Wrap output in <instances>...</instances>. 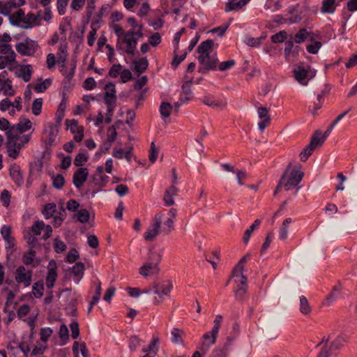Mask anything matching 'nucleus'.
<instances>
[{
    "instance_id": "f257e3e1",
    "label": "nucleus",
    "mask_w": 357,
    "mask_h": 357,
    "mask_svg": "<svg viewBox=\"0 0 357 357\" xmlns=\"http://www.w3.org/2000/svg\"><path fill=\"white\" fill-rule=\"evenodd\" d=\"M111 29H112L118 38L116 48L119 50L121 48L119 44V40H121L126 44V48L123 50L124 52L128 54H134L138 40L142 37L141 29L138 31L130 30L125 31L123 29L116 23H113L111 25Z\"/></svg>"
},
{
    "instance_id": "f03ea898",
    "label": "nucleus",
    "mask_w": 357,
    "mask_h": 357,
    "mask_svg": "<svg viewBox=\"0 0 357 357\" xmlns=\"http://www.w3.org/2000/svg\"><path fill=\"white\" fill-rule=\"evenodd\" d=\"M213 46V41L212 40L203 41L198 46L197 59L200 64L199 72L204 73L216 68L218 59L216 54H211Z\"/></svg>"
},
{
    "instance_id": "7ed1b4c3",
    "label": "nucleus",
    "mask_w": 357,
    "mask_h": 357,
    "mask_svg": "<svg viewBox=\"0 0 357 357\" xmlns=\"http://www.w3.org/2000/svg\"><path fill=\"white\" fill-rule=\"evenodd\" d=\"M9 22L13 26L24 29H31L40 24V12H38L37 15L33 13H29L27 15H25L22 9H19L10 16Z\"/></svg>"
},
{
    "instance_id": "20e7f679",
    "label": "nucleus",
    "mask_w": 357,
    "mask_h": 357,
    "mask_svg": "<svg viewBox=\"0 0 357 357\" xmlns=\"http://www.w3.org/2000/svg\"><path fill=\"white\" fill-rule=\"evenodd\" d=\"M303 176V173L301 171L300 166L298 165L292 168L290 163L282 174L275 192L276 193L281 188H284L287 191L294 189L301 182Z\"/></svg>"
},
{
    "instance_id": "39448f33",
    "label": "nucleus",
    "mask_w": 357,
    "mask_h": 357,
    "mask_svg": "<svg viewBox=\"0 0 357 357\" xmlns=\"http://www.w3.org/2000/svg\"><path fill=\"white\" fill-rule=\"evenodd\" d=\"M161 259L162 252L158 253L151 252L149 257V260L151 261L146 262L139 268V274L144 278L157 275L160 271L158 264L161 261Z\"/></svg>"
},
{
    "instance_id": "423d86ee",
    "label": "nucleus",
    "mask_w": 357,
    "mask_h": 357,
    "mask_svg": "<svg viewBox=\"0 0 357 357\" xmlns=\"http://www.w3.org/2000/svg\"><path fill=\"white\" fill-rule=\"evenodd\" d=\"M164 217L165 214L162 211H159L155 213L147 231L144 234V238L146 241H153L158 234L161 232V224Z\"/></svg>"
},
{
    "instance_id": "0eeeda50",
    "label": "nucleus",
    "mask_w": 357,
    "mask_h": 357,
    "mask_svg": "<svg viewBox=\"0 0 357 357\" xmlns=\"http://www.w3.org/2000/svg\"><path fill=\"white\" fill-rule=\"evenodd\" d=\"M16 50L23 56H34L36 52L40 49V46L36 40L26 38L22 41L15 45Z\"/></svg>"
},
{
    "instance_id": "6e6552de",
    "label": "nucleus",
    "mask_w": 357,
    "mask_h": 357,
    "mask_svg": "<svg viewBox=\"0 0 357 357\" xmlns=\"http://www.w3.org/2000/svg\"><path fill=\"white\" fill-rule=\"evenodd\" d=\"M294 73L296 79L303 85H307L308 81L316 75V70L312 69L310 66L303 65L295 67Z\"/></svg>"
},
{
    "instance_id": "1a4fd4ad",
    "label": "nucleus",
    "mask_w": 357,
    "mask_h": 357,
    "mask_svg": "<svg viewBox=\"0 0 357 357\" xmlns=\"http://www.w3.org/2000/svg\"><path fill=\"white\" fill-rule=\"evenodd\" d=\"M154 294L158 295L153 300L154 305H159L165 296H168L172 289V284L169 282L159 284L157 282L153 283Z\"/></svg>"
},
{
    "instance_id": "9d476101",
    "label": "nucleus",
    "mask_w": 357,
    "mask_h": 357,
    "mask_svg": "<svg viewBox=\"0 0 357 357\" xmlns=\"http://www.w3.org/2000/svg\"><path fill=\"white\" fill-rule=\"evenodd\" d=\"M45 227V222L42 220H36L34 222L30 229L27 239V243L31 247L35 248L38 245L37 236L40 234Z\"/></svg>"
},
{
    "instance_id": "9b49d317",
    "label": "nucleus",
    "mask_w": 357,
    "mask_h": 357,
    "mask_svg": "<svg viewBox=\"0 0 357 357\" xmlns=\"http://www.w3.org/2000/svg\"><path fill=\"white\" fill-rule=\"evenodd\" d=\"M65 125L68 130L73 134V139L77 142H80L84 138V128L79 126L78 121L75 119H66Z\"/></svg>"
},
{
    "instance_id": "f8f14e48",
    "label": "nucleus",
    "mask_w": 357,
    "mask_h": 357,
    "mask_svg": "<svg viewBox=\"0 0 357 357\" xmlns=\"http://www.w3.org/2000/svg\"><path fill=\"white\" fill-rule=\"evenodd\" d=\"M31 272L26 271L24 266H19L16 271L15 278L17 283H23L25 287H29L31 282Z\"/></svg>"
},
{
    "instance_id": "ddd939ff",
    "label": "nucleus",
    "mask_w": 357,
    "mask_h": 357,
    "mask_svg": "<svg viewBox=\"0 0 357 357\" xmlns=\"http://www.w3.org/2000/svg\"><path fill=\"white\" fill-rule=\"evenodd\" d=\"M89 171L87 168H78L74 173L73 182L77 188H80L87 179Z\"/></svg>"
},
{
    "instance_id": "4468645a",
    "label": "nucleus",
    "mask_w": 357,
    "mask_h": 357,
    "mask_svg": "<svg viewBox=\"0 0 357 357\" xmlns=\"http://www.w3.org/2000/svg\"><path fill=\"white\" fill-rule=\"evenodd\" d=\"M257 114L260 119V121L258 123V127L259 130L262 132L271 122L268 110L265 107H259L257 109Z\"/></svg>"
},
{
    "instance_id": "2eb2a0df",
    "label": "nucleus",
    "mask_w": 357,
    "mask_h": 357,
    "mask_svg": "<svg viewBox=\"0 0 357 357\" xmlns=\"http://www.w3.org/2000/svg\"><path fill=\"white\" fill-rule=\"evenodd\" d=\"M104 100L107 105L116 104V95L114 84L109 82L106 84Z\"/></svg>"
},
{
    "instance_id": "dca6fc26",
    "label": "nucleus",
    "mask_w": 357,
    "mask_h": 357,
    "mask_svg": "<svg viewBox=\"0 0 357 357\" xmlns=\"http://www.w3.org/2000/svg\"><path fill=\"white\" fill-rule=\"evenodd\" d=\"M342 287L339 283L335 285L331 293L327 296L324 305L330 306L332 305L335 301H336L341 296L342 294Z\"/></svg>"
},
{
    "instance_id": "f3484780",
    "label": "nucleus",
    "mask_w": 357,
    "mask_h": 357,
    "mask_svg": "<svg viewBox=\"0 0 357 357\" xmlns=\"http://www.w3.org/2000/svg\"><path fill=\"white\" fill-rule=\"evenodd\" d=\"M6 146L8 156L13 159H16L20 154L22 144H19L17 141H7Z\"/></svg>"
},
{
    "instance_id": "a211bd4d",
    "label": "nucleus",
    "mask_w": 357,
    "mask_h": 357,
    "mask_svg": "<svg viewBox=\"0 0 357 357\" xmlns=\"http://www.w3.org/2000/svg\"><path fill=\"white\" fill-rule=\"evenodd\" d=\"M32 73L33 68L31 65H24L20 66L15 74L17 77L22 78L24 82H28L31 79Z\"/></svg>"
},
{
    "instance_id": "6ab92c4d",
    "label": "nucleus",
    "mask_w": 357,
    "mask_h": 357,
    "mask_svg": "<svg viewBox=\"0 0 357 357\" xmlns=\"http://www.w3.org/2000/svg\"><path fill=\"white\" fill-rule=\"evenodd\" d=\"M217 337L211 332H207L204 334L202 342L201 349L206 351L216 342Z\"/></svg>"
},
{
    "instance_id": "aec40b11",
    "label": "nucleus",
    "mask_w": 357,
    "mask_h": 357,
    "mask_svg": "<svg viewBox=\"0 0 357 357\" xmlns=\"http://www.w3.org/2000/svg\"><path fill=\"white\" fill-rule=\"evenodd\" d=\"M178 191V189L174 185L166 190L163 201L167 206H172L174 204V197L177 195Z\"/></svg>"
},
{
    "instance_id": "412c9836",
    "label": "nucleus",
    "mask_w": 357,
    "mask_h": 357,
    "mask_svg": "<svg viewBox=\"0 0 357 357\" xmlns=\"http://www.w3.org/2000/svg\"><path fill=\"white\" fill-rule=\"evenodd\" d=\"M201 100L204 105L213 108L223 107L225 106V103H223L222 101L215 99V98L210 94L204 96Z\"/></svg>"
},
{
    "instance_id": "4be33fe9",
    "label": "nucleus",
    "mask_w": 357,
    "mask_h": 357,
    "mask_svg": "<svg viewBox=\"0 0 357 357\" xmlns=\"http://www.w3.org/2000/svg\"><path fill=\"white\" fill-rule=\"evenodd\" d=\"M0 92L7 96H13L15 95V91L13 89L12 82L10 79H0Z\"/></svg>"
},
{
    "instance_id": "5701e85b",
    "label": "nucleus",
    "mask_w": 357,
    "mask_h": 357,
    "mask_svg": "<svg viewBox=\"0 0 357 357\" xmlns=\"http://www.w3.org/2000/svg\"><path fill=\"white\" fill-rule=\"evenodd\" d=\"M149 66V61L146 57H142L135 60L131 66L132 70L138 73H144Z\"/></svg>"
},
{
    "instance_id": "b1692460",
    "label": "nucleus",
    "mask_w": 357,
    "mask_h": 357,
    "mask_svg": "<svg viewBox=\"0 0 357 357\" xmlns=\"http://www.w3.org/2000/svg\"><path fill=\"white\" fill-rule=\"evenodd\" d=\"M58 60L57 62L61 67H64L68 56V45L64 43H61L58 50Z\"/></svg>"
},
{
    "instance_id": "393cba45",
    "label": "nucleus",
    "mask_w": 357,
    "mask_h": 357,
    "mask_svg": "<svg viewBox=\"0 0 357 357\" xmlns=\"http://www.w3.org/2000/svg\"><path fill=\"white\" fill-rule=\"evenodd\" d=\"M84 271V266L82 263L75 264L71 270V273L73 275V281L78 284L82 279Z\"/></svg>"
},
{
    "instance_id": "a878e982",
    "label": "nucleus",
    "mask_w": 357,
    "mask_h": 357,
    "mask_svg": "<svg viewBox=\"0 0 357 357\" xmlns=\"http://www.w3.org/2000/svg\"><path fill=\"white\" fill-rule=\"evenodd\" d=\"M231 345V339L228 337L223 347L213 351L214 357H227Z\"/></svg>"
},
{
    "instance_id": "bb28decb",
    "label": "nucleus",
    "mask_w": 357,
    "mask_h": 357,
    "mask_svg": "<svg viewBox=\"0 0 357 357\" xmlns=\"http://www.w3.org/2000/svg\"><path fill=\"white\" fill-rule=\"evenodd\" d=\"M248 3V0H229L226 4L225 11L238 10Z\"/></svg>"
},
{
    "instance_id": "cd10ccee",
    "label": "nucleus",
    "mask_w": 357,
    "mask_h": 357,
    "mask_svg": "<svg viewBox=\"0 0 357 357\" xmlns=\"http://www.w3.org/2000/svg\"><path fill=\"white\" fill-rule=\"evenodd\" d=\"M57 278L56 267H49L46 277V286L48 289H52Z\"/></svg>"
},
{
    "instance_id": "c85d7f7f",
    "label": "nucleus",
    "mask_w": 357,
    "mask_h": 357,
    "mask_svg": "<svg viewBox=\"0 0 357 357\" xmlns=\"http://www.w3.org/2000/svg\"><path fill=\"white\" fill-rule=\"evenodd\" d=\"M15 52H10L8 55H0V70L12 65L15 61Z\"/></svg>"
},
{
    "instance_id": "c756f323",
    "label": "nucleus",
    "mask_w": 357,
    "mask_h": 357,
    "mask_svg": "<svg viewBox=\"0 0 357 357\" xmlns=\"http://www.w3.org/2000/svg\"><path fill=\"white\" fill-rule=\"evenodd\" d=\"M336 9V0H323L321 7L322 13L332 14Z\"/></svg>"
},
{
    "instance_id": "7c9ffc66",
    "label": "nucleus",
    "mask_w": 357,
    "mask_h": 357,
    "mask_svg": "<svg viewBox=\"0 0 357 357\" xmlns=\"http://www.w3.org/2000/svg\"><path fill=\"white\" fill-rule=\"evenodd\" d=\"M325 140L326 138L323 136L322 132L319 130H317L312 137L309 145L312 146L314 149L316 147L321 146Z\"/></svg>"
},
{
    "instance_id": "2f4dec72",
    "label": "nucleus",
    "mask_w": 357,
    "mask_h": 357,
    "mask_svg": "<svg viewBox=\"0 0 357 357\" xmlns=\"http://www.w3.org/2000/svg\"><path fill=\"white\" fill-rule=\"evenodd\" d=\"M56 211V205L54 203H48L45 204L42 211V213L46 220L54 216Z\"/></svg>"
},
{
    "instance_id": "473e14b6",
    "label": "nucleus",
    "mask_w": 357,
    "mask_h": 357,
    "mask_svg": "<svg viewBox=\"0 0 357 357\" xmlns=\"http://www.w3.org/2000/svg\"><path fill=\"white\" fill-rule=\"evenodd\" d=\"M347 341V337L346 335H339L331 343L329 349L332 351L340 349Z\"/></svg>"
},
{
    "instance_id": "72a5a7b5",
    "label": "nucleus",
    "mask_w": 357,
    "mask_h": 357,
    "mask_svg": "<svg viewBox=\"0 0 357 357\" xmlns=\"http://www.w3.org/2000/svg\"><path fill=\"white\" fill-rule=\"evenodd\" d=\"M172 335V342L178 344H183V337L185 335V333L183 331L177 328H174L171 332Z\"/></svg>"
},
{
    "instance_id": "f704fd0d",
    "label": "nucleus",
    "mask_w": 357,
    "mask_h": 357,
    "mask_svg": "<svg viewBox=\"0 0 357 357\" xmlns=\"http://www.w3.org/2000/svg\"><path fill=\"white\" fill-rule=\"evenodd\" d=\"M292 220L290 218H286L280 228L279 231V237L281 240L284 241L287 238L288 236V229L289 225L291 223Z\"/></svg>"
},
{
    "instance_id": "c9c22d12",
    "label": "nucleus",
    "mask_w": 357,
    "mask_h": 357,
    "mask_svg": "<svg viewBox=\"0 0 357 357\" xmlns=\"http://www.w3.org/2000/svg\"><path fill=\"white\" fill-rule=\"evenodd\" d=\"M17 5L16 0H6L3 1V15L9 18L11 15L10 12L13 9L19 8Z\"/></svg>"
},
{
    "instance_id": "e433bc0d",
    "label": "nucleus",
    "mask_w": 357,
    "mask_h": 357,
    "mask_svg": "<svg viewBox=\"0 0 357 357\" xmlns=\"http://www.w3.org/2000/svg\"><path fill=\"white\" fill-rule=\"evenodd\" d=\"M44 283L43 281H38L32 286V294L36 298H40L43 296Z\"/></svg>"
},
{
    "instance_id": "4c0bfd02",
    "label": "nucleus",
    "mask_w": 357,
    "mask_h": 357,
    "mask_svg": "<svg viewBox=\"0 0 357 357\" xmlns=\"http://www.w3.org/2000/svg\"><path fill=\"white\" fill-rule=\"evenodd\" d=\"M310 36L311 33L308 32L306 29H301L295 34L294 40L295 43L300 44L303 43L307 38Z\"/></svg>"
},
{
    "instance_id": "58836bf2",
    "label": "nucleus",
    "mask_w": 357,
    "mask_h": 357,
    "mask_svg": "<svg viewBox=\"0 0 357 357\" xmlns=\"http://www.w3.org/2000/svg\"><path fill=\"white\" fill-rule=\"evenodd\" d=\"M174 220L172 218H167L164 221L162 225L161 224V233L167 235L174 230Z\"/></svg>"
},
{
    "instance_id": "ea45409f",
    "label": "nucleus",
    "mask_w": 357,
    "mask_h": 357,
    "mask_svg": "<svg viewBox=\"0 0 357 357\" xmlns=\"http://www.w3.org/2000/svg\"><path fill=\"white\" fill-rule=\"evenodd\" d=\"M10 227L8 225H3L1 229V234L3 240L9 244L10 246L13 245V240L10 237Z\"/></svg>"
},
{
    "instance_id": "a19ab883",
    "label": "nucleus",
    "mask_w": 357,
    "mask_h": 357,
    "mask_svg": "<svg viewBox=\"0 0 357 357\" xmlns=\"http://www.w3.org/2000/svg\"><path fill=\"white\" fill-rule=\"evenodd\" d=\"M52 84V79L50 78H47L45 80L40 81V82L37 83L34 86V90L37 93H43L47 89H48Z\"/></svg>"
},
{
    "instance_id": "79ce46f5",
    "label": "nucleus",
    "mask_w": 357,
    "mask_h": 357,
    "mask_svg": "<svg viewBox=\"0 0 357 357\" xmlns=\"http://www.w3.org/2000/svg\"><path fill=\"white\" fill-rule=\"evenodd\" d=\"M16 126L18 130H20V132L22 133L28 130H30L32 126V123L29 119L23 118L20 120Z\"/></svg>"
},
{
    "instance_id": "37998d69",
    "label": "nucleus",
    "mask_w": 357,
    "mask_h": 357,
    "mask_svg": "<svg viewBox=\"0 0 357 357\" xmlns=\"http://www.w3.org/2000/svg\"><path fill=\"white\" fill-rule=\"evenodd\" d=\"M21 133L16 126H12L6 130L7 141H17L18 135Z\"/></svg>"
},
{
    "instance_id": "c03bdc74",
    "label": "nucleus",
    "mask_w": 357,
    "mask_h": 357,
    "mask_svg": "<svg viewBox=\"0 0 357 357\" xmlns=\"http://www.w3.org/2000/svg\"><path fill=\"white\" fill-rule=\"evenodd\" d=\"M159 340L158 338H153L148 348L143 349V352L149 354V355L154 357L157 354L158 348L156 346Z\"/></svg>"
},
{
    "instance_id": "a18cd8bd",
    "label": "nucleus",
    "mask_w": 357,
    "mask_h": 357,
    "mask_svg": "<svg viewBox=\"0 0 357 357\" xmlns=\"http://www.w3.org/2000/svg\"><path fill=\"white\" fill-rule=\"evenodd\" d=\"M300 311L303 314H307L311 311V307L305 296H300Z\"/></svg>"
},
{
    "instance_id": "49530a36",
    "label": "nucleus",
    "mask_w": 357,
    "mask_h": 357,
    "mask_svg": "<svg viewBox=\"0 0 357 357\" xmlns=\"http://www.w3.org/2000/svg\"><path fill=\"white\" fill-rule=\"evenodd\" d=\"M43 103V98H36L33 102L31 109H32V113L35 116H38L41 113Z\"/></svg>"
},
{
    "instance_id": "de8ad7c7",
    "label": "nucleus",
    "mask_w": 357,
    "mask_h": 357,
    "mask_svg": "<svg viewBox=\"0 0 357 357\" xmlns=\"http://www.w3.org/2000/svg\"><path fill=\"white\" fill-rule=\"evenodd\" d=\"M281 6V2L279 0H276L275 1L273 0H267L264 5V8L266 10H271L273 12L278 10L280 9Z\"/></svg>"
},
{
    "instance_id": "09e8293b",
    "label": "nucleus",
    "mask_w": 357,
    "mask_h": 357,
    "mask_svg": "<svg viewBox=\"0 0 357 357\" xmlns=\"http://www.w3.org/2000/svg\"><path fill=\"white\" fill-rule=\"evenodd\" d=\"M172 108V107L169 102H162L160 107V112L162 117L164 119L169 117Z\"/></svg>"
},
{
    "instance_id": "8fccbe9b",
    "label": "nucleus",
    "mask_w": 357,
    "mask_h": 357,
    "mask_svg": "<svg viewBox=\"0 0 357 357\" xmlns=\"http://www.w3.org/2000/svg\"><path fill=\"white\" fill-rule=\"evenodd\" d=\"M122 66L119 63L113 64L109 70V75L112 78H116L122 71Z\"/></svg>"
},
{
    "instance_id": "3c124183",
    "label": "nucleus",
    "mask_w": 357,
    "mask_h": 357,
    "mask_svg": "<svg viewBox=\"0 0 357 357\" xmlns=\"http://www.w3.org/2000/svg\"><path fill=\"white\" fill-rule=\"evenodd\" d=\"M88 160V156L83 153H79L75 156L74 160V165L77 167L84 165Z\"/></svg>"
},
{
    "instance_id": "603ef678",
    "label": "nucleus",
    "mask_w": 357,
    "mask_h": 357,
    "mask_svg": "<svg viewBox=\"0 0 357 357\" xmlns=\"http://www.w3.org/2000/svg\"><path fill=\"white\" fill-rule=\"evenodd\" d=\"M0 199L2 202V205L5 207H8L10 203V193L8 190H3L0 195Z\"/></svg>"
},
{
    "instance_id": "864d4df0",
    "label": "nucleus",
    "mask_w": 357,
    "mask_h": 357,
    "mask_svg": "<svg viewBox=\"0 0 357 357\" xmlns=\"http://www.w3.org/2000/svg\"><path fill=\"white\" fill-rule=\"evenodd\" d=\"M89 213L86 209H81L77 213V220L82 223H86L89 220Z\"/></svg>"
},
{
    "instance_id": "5fc2aeb1",
    "label": "nucleus",
    "mask_w": 357,
    "mask_h": 357,
    "mask_svg": "<svg viewBox=\"0 0 357 357\" xmlns=\"http://www.w3.org/2000/svg\"><path fill=\"white\" fill-rule=\"evenodd\" d=\"M321 47V43L319 41H314L306 46L307 51L310 54H317Z\"/></svg>"
},
{
    "instance_id": "6e6d98bb",
    "label": "nucleus",
    "mask_w": 357,
    "mask_h": 357,
    "mask_svg": "<svg viewBox=\"0 0 357 357\" xmlns=\"http://www.w3.org/2000/svg\"><path fill=\"white\" fill-rule=\"evenodd\" d=\"M287 38V33L284 31H280L271 36V40L274 43H280Z\"/></svg>"
},
{
    "instance_id": "4d7b16f0",
    "label": "nucleus",
    "mask_w": 357,
    "mask_h": 357,
    "mask_svg": "<svg viewBox=\"0 0 357 357\" xmlns=\"http://www.w3.org/2000/svg\"><path fill=\"white\" fill-rule=\"evenodd\" d=\"M117 137L116 128L112 126L107 130V137L106 141L112 144Z\"/></svg>"
},
{
    "instance_id": "13d9d810",
    "label": "nucleus",
    "mask_w": 357,
    "mask_h": 357,
    "mask_svg": "<svg viewBox=\"0 0 357 357\" xmlns=\"http://www.w3.org/2000/svg\"><path fill=\"white\" fill-rule=\"evenodd\" d=\"M54 250L57 253H61L66 249V245L59 238H55L54 242Z\"/></svg>"
},
{
    "instance_id": "bf43d9fd",
    "label": "nucleus",
    "mask_w": 357,
    "mask_h": 357,
    "mask_svg": "<svg viewBox=\"0 0 357 357\" xmlns=\"http://www.w3.org/2000/svg\"><path fill=\"white\" fill-rule=\"evenodd\" d=\"M36 256L35 251L31 250L23 256V263L26 265H30L33 263L34 257Z\"/></svg>"
},
{
    "instance_id": "052dcab7",
    "label": "nucleus",
    "mask_w": 357,
    "mask_h": 357,
    "mask_svg": "<svg viewBox=\"0 0 357 357\" xmlns=\"http://www.w3.org/2000/svg\"><path fill=\"white\" fill-rule=\"evenodd\" d=\"M68 3V0H57L56 8L60 15L66 13V9Z\"/></svg>"
},
{
    "instance_id": "680f3d73",
    "label": "nucleus",
    "mask_w": 357,
    "mask_h": 357,
    "mask_svg": "<svg viewBox=\"0 0 357 357\" xmlns=\"http://www.w3.org/2000/svg\"><path fill=\"white\" fill-rule=\"evenodd\" d=\"M64 183V177L61 174H58L53 178L52 185L56 189H61L63 186Z\"/></svg>"
},
{
    "instance_id": "e2e57ef3",
    "label": "nucleus",
    "mask_w": 357,
    "mask_h": 357,
    "mask_svg": "<svg viewBox=\"0 0 357 357\" xmlns=\"http://www.w3.org/2000/svg\"><path fill=\"white\" fill-rule=\"evenodd\" d=\"M52 332L53 331L52 328L49 327L42 328L40 333V340L43 342H46L49 337L52 335Z\"/></svg>"
},
{
    "instance_id": "0e129e2a",
    "label": "nucleus",
    "mask_w": 357,
    "mask_h": 357,
    "mask_svg": "<svg viewBox=\"0 0 357 357\" xmlns=\"http://www.w3.org/2000/svg\"><path fill=\"white\" fill-rule=\"evenodd\" d=\"M148 77L146 75H144L139 78L134 84V89L136 91L141 90L147 83Z\"/></svg>"
},
{
    "instance_id": "69168bd1",
    "label": "nucleus",
    "mask_w": 357,
    "mask_h": 357,
    "mask_svg": "<svg viewBox=\"0 0 357 357\" xmlns=\"http://www.w3.org/2000/svg\"><path fill=\"white\" fill-rule=\"evenodd\" d=\"M86 0H72L70 3V8L75 11L80 10L85 4Z\"/></svg>"
},
{
    "instance_id": "338daca9",
    "label": "nucleus",
    "mask_w": 357,
    "mask_h": 357,
    "mask_svg": "<svg viewBox=\"0 0 357 357\" xmlns=\"http://www.w3.org/2000/svg\"><path fill=\"white\" fill-rule=\"evenodd\" d=\"M236 64V61L234 59L222 61L219 64V70L225 71Z\"/></svg>"
},
{
    "instance_id": "774afa93",
    "label": "nucleus",
    "mask_w": 357,
    "mask_h": 357,
    "mask_svg": "<svg viewBox=\"0 0 357 357\" xmlns=\"http://www.w3.org/2000/svg\"><path fill=\"white\" fill-rule=\"evenodd\" d=\"M132 77V73L128 69L122 70L120 74L121 82L122 83H126L130 81Z\"/></svg>"
}]
</instances>
